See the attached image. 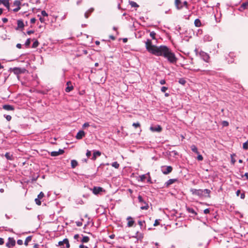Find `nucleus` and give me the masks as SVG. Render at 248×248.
I'll return each mask as SVG.
<instances>
[{"label":"nucleus","instance_id":"40","mask_svg":"<svg viewBox=\"0 0 248 248\" xmlns=\"http://www.w3.org/2000/svg\"><path fill=\"white\" fill-rule=\"evenodd\" d=\"M140 180L141 182H144L146 179V175L143 174L140 176Z\"/></svg>","mask_w":248,"mask_h":248},{"label":"nucleus","instance_id":"63","mask_svg":"<svg viewBox=\"0 0 248 248\" xmlns=\"http://www.w3.org/2000/svg\"><path fill=\"white\" fill-rule=\"evenodd\" d=\"M2 20L3 23H6L8 21V19L7 18L4 17L2 18Z\"/></svg>","mask_w":248,"mask_h":248},{"label":"nucleus","instance_id":"4","mask_svg":"<svg viewBox=\"0 0 248 248\" xmlns=\"http://www.w3.org/2000/svg\"><path fill=\"white\" fill-rule=\"evenodd\" d=\"M58 246H61V248H69L70 244L68 239L67 238H65L62 241H59L58 243Z\"/></svg>","mask_w":248,"mask_h":248},{"label":"nucleus","instance_id":"10","mask_svg":"<svg viewBox=\"0 0 248 248\" xmlns=\"http://www.w3.org/2000/svg\"><path fill=\"white\" fill-rule=\"evenodd\" d=\"M13 5L16 6V8L13 9L14 12H17L20 9L21 2L19 0H16L14 2Z\"/></svg>","mask_w":248,"mask_h":248},{"label":"nucleus","instance_id":"50","mask_svg":"<svg viewBox=\"0 0 248 248\" xmlns=\"http://www.w3.org/2000/svg\"><path fill=\"white\" fill-rule=\"evenodd\" d=\"M5 118L8 121H10L12 119V117L9 115L5 116Z\"/></svg>","mask_w":248,"mask_h":248},{"label":"nucleus","instance_id":"48","mask_svg":"<svg viewBox=\"0 0 248 248\" xmlns=\"http://www.w3.org/2000/svg\"><path fill=\"white\" fill-rule=\"evenodd\" d=\"M31 43V40H30V39H28L25 43V45L26 46H29L30 45Z\"/></svg>","mask_w":248,"mask_h":248},{"label":"nucleus","instance_id":"38","mask_svg":"<svg viewBox=\"0 0 248 248\" xmlns=\"http://www.w3.org/2000/svg\"><path fill=\"white\" fill-rule=\"evenodd\" d=\"M155 35H156V33L155 31H151L150 32V37L153 39H155Z\"/></svg>","mask_w":248,"mask_h":248},{"label":"nucleus","instance_id":"31","mask_svg":"<svg viewBox=\"0 0 248 248\" xmlns=\"http://www.w3.org/2000/svg\"><path fill=\"white\" fill-rule=\"evenodd\" d=\"M31 239H32V236H28L26 238V240L24 242V245L26 246H27L28 245V243L29 242H30V241H31Z\"/></svg>","mask_w":248,"mask_h":248},{"label":"nucleus","instance_id":"21","mask_svg":"<svg viewBox=\"0 0 248 248\" xmlns=\"http://www.w3.org/2000/svg\"><path fill=\"white\" fill-rule=\"evenodd\" d=\"M94 11V9L93 8H91L89 9L87 12L84 14V16L86 18H88L91 14Z\"/></svg>","mask_w":248,"mask_h":248},{"label":"nucleus","instance_id":"47","mask_svg":"<svg viewBox=\"0 0 248 248\" xmlns=\"http://www.w3.org/2000/svg\"><path fill=\"white\" fill-rule=\"evenodd\" d=\"M198 155L197 156V159L199 161H202L203 160V157L201 155L198 154Z\"/></svg>","mask_w":248,"mask_h":248},{"label":"nucleus","instance_id":"2","mask_svg":"<svg viewBox=\"0 0 248 248\" xmlns=\"http://www.w3.org/2000/svg\"><path fill=\"white\" fill-rule=\"evenodd\" d=\"M145 47L149 52L155 55L159 49V46L153 45L152 41L150 39H147L145 42Z\"/></svg>","mask_w":248,"mask_h":248},{"label":"nucleus","instance_id":"61","mask_svg":"<svg viewBox=\"0 0 248 248\" xmlns=\"http://www.w3.org/2000/svg\"><path fill=\"white\" fill-rule=\"evenodd\" d=\"M79 237V235L78 234H76L74 235V238L75 239L78 240V239Z\"/></svg>","mask_w":248,"mask_h":248},{"label":"nucleus","instance_id":"6","mask_svg":"<svg viewBox=\"0 0 248 248\" xmlns=\"http://www.w3.org/2000/svg\"><path fill=\"white\" fill-rule=\"evenodd\" d=\"M10 70L16 75L24 73L26 70L25 68H21L19 67H14L11 68Z\"/></svg>","mask_w":248,"mask_h":248},{"label":"nucleus","instance_id":"19","mask_svg":"<svg viewBox=\"0 0 248 248\" xmlns=\"http://www.w3.org/2000/svg\"><path fill=\"white\" fill-rule=\"evenodd\" d=\"M176 181H177V179H170L165 183V186L168 187L169 186L173 184L174 183H175Z\"/></svg>","mask_w":248,"mask_h":248},{"label":"nucleus","instance_id":"34","mask_svg":"<svg viewBox=\"0 0 248 248\" xmlns=\"http://www.w3.org/2000/svg\"><path fill=\"white\" fill-rule=\"evenodd\" d=\"M129 4L131 5L132 7H138L139 5L135 1H130Z\"/></svg>","mask_w":248,"mask_h":248},{"label":"nucleus","instance_id":"12","mask_svg":"<svg viewBox=\"0 0 248 248\" xmlns=\"http://www.w3.org/2000/svg\"><path fill=\"white\" fill-rule=\"evenodd\" d=\"M174 4L177 10H180L183 7V3L181 0H175Z\"/></svg>","mask_w":248,"mask_h":248},{"label":"nucleus","instance_id":"32","mask_svg":"<svg viewBox=\"0 0 248 248\" xmlns=\"http://www.w3.org/2000/svg\"><path fill=\"white\" fill-rule=\"evenodd\" d=\"M71 164L72 168L74 169L78 166V163L76 160H72Z\"/></svg>","mask_w":248,"mask_h":248},{"label":"nucleus","instance_id":"56","mask_svg":"<svg viewBox=\"0 0 248 248\" xmlns=\"http://www.w3.org/2000/svg\"><path fill=\"white\" fill-rule=\"evenodd\" d=\"M203 212H204V214H208V213H210V210H209V209H208V208L205 209L204 210Z\"/></svg>","mask_w":248,"mask_h":248},{"label":"nucleus","instance_id":"13","mask_svg":"<svg viewBox=\"0 0 248 248\" xmlns=\"http://www.w3.org/2000/svg\"><path fill=\"white\" fill-rule=\"evenodd\" d=\"M150 129L152 132H160L162 130V127H161V126H160L159 125H157L155 126H151L150 128Z\"/></svg>","mask_w":248,"mask_h":248},{"label":"nucleus","instance_id":"46","mask_svg":"<svg viewBox=\"0 0 248 248\" xmlns=\"http://www.w3.org/2000/svg\"><path fill=\"white\" fill-rule=\"evenodd\" d=\"M41 14L44 16H48L47 13L45 10L42 11Z\"/></svg>","mask_w":248,"mask_h":248},{"label":"nucleus","instance_id":"1","mask_svg":"<svg viewBox=\"0 0 248 248\" xmlns=\"http://www.w3.org/2000/svg\"><path fill=\"white\" fill-rule=\"evenodd\" d=\"M155 55L164 57L171 63H175L177 61V58L176 57L175 54L169 47L166 46H159V49L156 51Z\"/></svg>","mask_w":248,"mask_h":248},{"label":"nucleus","instance_id":"35","mask_svg":"<svg viewBox=\"0 0 248 248\" xmlns=\"http://www.w3.org/2000/svg\"><path fill=\"white\" fill-rule=\"evenodd\" d=\"M111 166L115 169H118L120 167L119 164L117 162H114L111 164Z\"/></svg>","mask_w":248,"mask_h":248},{"label":"nucleus","instance_id":"62","mask_svg":"<svg viewBox=\"0 0 248 248\" xmlns=\"http://www.w3.org/2000/svg\"><path fill=\"white\" fill-rule=\"evenodd\" d=\"M79 248H88V247L86 246H84V245L81 244V245H79Z\"/></svg>","mask_w":248,"mask_h":248},{"label":"nucleus","instance_id":"51","mask_svg":"<svg viewBox=\"0 0 248 248\" xmlns=\"http://www.w3.org/2000/svg\"><path fill=\"white\" fill-rule=\"evenodd\" d=\"M89 126H90V125H89V124L88 123H85L83 124L82 127L83 128H86V127H89Z\"/></svg>","mask_w":248,"mask_h":248},{"label":"nucleus","instance_id":"23","mask_svg":"<svg viewBox=\"0 0 248 248\" xmlns=\"http://www.w3.org/2000/svg\"><path fill=\"white\" fill-rule=\"evenodd\" d=\"M3 108L6 110H14V108L13 106L10 105H4L3 106Z\"/></svg>","mask_w":248,"mask_h":248},{"label":"nucleus","instance_id":"41","mask_svg":"<svg viewBox=\"0 0 248 248\" xmlns=\"http://www.w3.org/2000/svg\"><path fill=\"white\" fill-rule=\"evenodd\" d=\"M39 43L37 41H35L33 42L32 44V47L35 48L37 47L38 46Z\"/></svg>","mask_w":248,"mask_h":248},{"label":"nucleus","instance_id":"17","mask_svg":"<svg viewBox=\"0 0 248 248\" xmlns=\"http://www.w3.org/2000/svg\"><path fill=\"white\" fill-rule=\"evenodd\" d=\"M126 219L128 221L127 227H131L133 225V224L135 222L133 218L131 217H127Z\"/></svg>","mask_w":248,"mask_h":248},{"label":"nucleus","instance_id":"54","mask_svg":"<svg viewBox=\"0 0 248 248\" xmlns=\"http://www.w3.org/2000/svg\"><path fill=\"white\" fill-rule=\"evenodd\" d=\"M159 83L161 85H164L166 83V80L165 79H161L159 81Z\"/></svg>","mask_w":248,"mask_h":248},{"label":"nucleus","instance_id":"64","mask_svg":"<svg viewBox=\"0 0 248 248\" xmlns=\"http://www.w3.org/2000/svg\"><path fill=\"white\" fill-rule=\"evenodd\" d=\"M39 20L41 21V22H42V23H44L45 22V21L44 18L42 17H40L39 18Z\"/></svg>","mask_w":248,"mask_h":248},{"label":"nucleus","instance_id":"60","mask_svg":"<svg viewBox=\"0 0 248 248\" xmlns=\"http://www.w3.org/2000/svg\"><path fill=\"white\" fill-rule=\"evenodd\" d=\"M4 243V239L0 237V245H3Z\"/></svg>","mask_w":248,"mask_h":248},{"label":"nucleus","instance_id":"26","mask_svg":"<svg viewBox=\"0 0 248 248\" xmlns=\"http://www.w3.org/2000/svg\"><path fill=\"white\" fill-rule=\"evenodd\" d=\"M186 210L188 213L192 214L194 216H195L197 214L195 211L192 208L187 207Z\"/></svg>","mask_w":248,"mask_h":248},{"label":"nucleus","instance_id":"11","mask_svg":"<svg viewBox=\"0 0 248 248\" xmlns=\"http://www.w3.org/2000/svg\"><path fill=\"white\" fill-rule=\"evenodd\" d=\"M93 191V193L95 195H97L99 194L101 192H102L104 190L103 188L101 187H96L94 186L93 189H91Z\"/></svg>","mask_w":248,"mask_h":248},{"label":"nucleus","instance_id":"5","mask_svg":"<svg viewBox=\"0 0 248 248\" xmlns=\"http://www.w3.org/2000/svg\"><path fill=\"white\" fill-rule=\"evenodd\" d=\"M162 173L164 174H168L171 172L172 168L170 166H163L161 168Z\"/></svg>","mask_w":248,"mask_h":248},{"label":"nucleus","instance_id":"42","mask_svg":"<svg viewBox=\"0 0 248 248\" xmlns=\"http://www.w3.org/2000/svg\"><path fill=\"white\" fill-rule=\"evenodd\" d=\"M44 197V194L43 192H41L38 195V198L39 199H42Z\"/></svg>","mask_w":248,"mask_h":248},{"label":"nucleus","instance_id":"22","mask_svg":"<svg viewBox=\"0 0 248 248\" xmlns=\"http://www.w3.org/2000/svg\"><path fill=\"white\" fill-rule=\"evenodd\" d=\"M212 40V37L208 34L205 35L203 37V40L204 42H210Z\"/></svg>","mask_w":248,"mask_h":248},{"label":"nucleus","instance_id":"28","mask_svg":"<svg viewBox=\"0 0 248 248\" xmlns=\"http://www.w3.org/2000/svg\"><path fill=\"white\" fill-rule=\"evenodd\" d=\"M4 155L7 160H12L13 159V156L10 153H6Z\"/></svg>","mask_w":248,"mask_h":248},{"label":"nucleus","instance_id":"30","mask_svg":"<svg viewBox=\"0 0 248 248\" xmlns=\"http://www.w3.org/2000/svg\"><path fill=\"white\" fill-rule=\"evenodd\" d=\"M190 148H191V150L193 152L197 154H199V152L198 151V149H197V147L196 146V145H192L191 146Z\"/></svg>","mask_w":248,"mask_h":248},{"label":"nucleus","instance_id":"3","mask_svg":"<svg viewBox=\"0 0 248 248\" xmlns=\"http://www.w3.org/2000/svg\"><path fill=\"white\" fill-rule=\"evenodd\" d=\"M139 202L141 204L140 209L141 210H147L149 208L148 204L143 199L141 195H139L138 197Z\"/></svg>","mask_w":248,"mask_h":248},{"label":"nucleus","instance_id":"43","mask_svg":"<svg viewBox=\"0 0 248 248\" xmlns=\"http://www.w3.org/2000/svg\"><path fill=\"white\" fill-rule=\"evenodd\" d=\"M35 202L36 203V204L40 205L41 204V202L40 201V199H38V198L35 199Z\"/></svg>","mask_w":248,"mask_h":248},{"label":"nucleus","instance_id":"58","mask_svg":"<svg viewBox=\"0 0 248 248\" xmlns=\"http://www.w3.org/2000/svg\"><path fill=\"white\" fill-rule=\"evenodd\" d=\"M223 126H227L229 125V123L227 121H223Z\"/></svg>","mask_w":248,"mask_h":248},{"label":"nucleus","instance_id":"24","mask_svg":"<svg viewBox=\"0 0 248 248\" xmlns=\"http://www.w3.org/2000/svg\"><path fill=\"white\" fill-rule=\"evenodd\" d=\"M211 191L208 189H205L202 190V193L203 194V196H207L208 198L210 197V193Z\"/></svg>","mask_w":248,"mask_h":248},{"label":"nucleus","instance_id":"20","mask_svg":"<svg viewBox=\"0 0 248 248\" xmlns=\"http://www.w3.org/2000/svg\"><path fill=\"white\" fill-rule=\"evenodd\" d=\"M101 154V152L99 151H94L93 153V156L91 159L93 160H95L96 159V157L100 156Z\"/></svg>","mask_w":248,"mask_h":248},{"label":"nucleus","instance_id":"18","mask_svg":"<svg viewBox=\"0 0 248 248\" xmlns=\"http://www.w3.org/2000/svg\"><path fill=\"white\" fill-rule=\"evenodd\" d=\"M1 4L5 6L8 9H9V0H0V5Z\"/></svg>","mask_w":248,"mask_h":248},{"label":"nucleus","instance_id":"59","mask_svg":"<svg viewBox=\"0 0 248 248\" xmlns=\"http://www.w3.org/2000/svg\"><path fill=\"white\" fill-rule=\"evenodd\" d=\"M245 193H241V194H240V198H241V199H244L245 198Z\"/></svg>","mask_w":248,"mask_h":248},{"label":"nucleus","instance_id":"9","mask_svg":"<svg viewBox=\"0 0 248 248\" xmlns=\"http://www.w3.org/2000/svg\"><path fill=\"white\" fill-rule=\"evenodd\" d=\"M200 55L204 61L207 62H209L210 57L207 53L203 51H202L200 52Z\"/></svg>","mask_w":248,"mask_h":248},{"label":"nucleus","instance_id":"36","mask_svg":"<svg viewBox=\"0 0 248 248\" xmlns=\"http://www.w3.org/2000/svg\"><path fill=\"white\" fill-rule=\"evenodd\" d=\"M179 83L182 85H185L186 83V80L184 78H181L179 79Z\"/></svg>","mask_w":248,"mask_h":248},{"label":"nucleus","instance_id":"53","mask_svg":"<svg viewBox=\"0 0 248 248\" xmlns=\"http://www.w3.org/2000/svg\"><path fill=\"white\" fill-rule=\"evenodd\" d=\"M76 223L77 226L78 227L81 226L82 225V223L80 221H77L76 222Z\"/></svg>","mask_w":248,"mask_h":248},{"label":"nucleus","instance_id":"33","mask_svg":"<svg viewBox=\"0 0 248 248\" xmlns=\"http://www.w3.org/2000/svg\"><path fill=\"white\" fill-rule=\"evenodd\" d=\"M90 240V238L88 236H83L82 239L81 240V242L82 243H88Z\"/></svg>","mask_w":248,"mask_h":248},{"label":"nucleus","instance_id":"52","mask_svg":"<svg viewBox=\"0 0 248 248\" xmlns=\"http://www.w3.org/2000/svg\"><path fill=\"white\" fill-rule=\"evenodd\" d=\"M17 243L19 245H22L23 244V241L21 239H18L17 241Z\"/></svg>","mask_w":248,"mask_h":248},{"label":"nucleus","instance_id":"14","mask_svg":"<svg viewBox=\"0 0 248 248\" xmlns=\"http://www.w3.org/2000/svg\"><path fill=\"white\" fill-rule=\"evenodd\" d=\"M64 153V150L62 149H59L58 151H53L51 153L52 156H56L62 155Z\"/></svg>","mask_w":248,"mask_h":248},{"label":"nucleus","instance_id":"55","mask_svg":"<svg viewBox=\"0 0 248 248\" xmlns=\"http://www.w3.org/2000/svg\"><path fill=\"white\" fill-rule=\"evenodd\" d=\"M183 6H185L186 8H187V7H188V3H187V2L186 1H185L183 3Z\"/></svg>","mask_w":248,"mask_h":248},{"label":"nucleus","instance_id":"39","mask_svg":"<svg viewBox=\"0 0 248 248\" xmlns=\"http://www.w3.org/2000/svg\"><path fill=\"white\" fill-rule=\"evenodd\" d=\"M243 148L245 150H247L248 149V142L247 141L243 143Z\"/></svg>","mask_w":248,"mask_h":248},{"label":"nucleus","instance_id":"29","mask_svg":"<svg viewBox=\"0 0 248 248\" xmlns=\"http://www.w3.org/2000/svg\"><path fill=\"white\" fill-rule=\"evenodd\" d=\"M194 24L196 27H199L202 25L201 22L199 19H196L195 20Z\"/></svg>","mask_w":248,"mask_h":248},{"label":"nucleus","instance_id":"8","mask_svg":"<svg viewBox=\"0 0 248 248\" xmlns=\"http://www.w3.org/2000/svg\"><path fill=\"white\" fill-rule=\"evenodd\" d=\"M16 245V241L13 237H9L8 242L6 243V246L8 248L15 246Z\"/></svg>","mask_w":248,"mask_h":248},{"label":"nucleus","instance_id":"25","mask_svg":"<svg viewBox=\"0 0 248 248\" xmlns=\"http://www.w3.org/2000/svg\"><path fill=\"white\" fill-rule=\"evenodd\" d=\"M17 27L16 29V30H17L19 28H24V23L22 20H18L17 21Z\"/></svg>","mask_w":248,"mask_h":248},{"label":"nucleus","instance_id":"49","mask_svg":"<svg viewBox=\"0 0 248 248\" xmlns=\"http://www.w3.org/2000/svg\"><path fill=\"white\" fill-rule=\"evenodd\" d=\"M91 155V151H89V150H87L86 152V156L88 157H89Z\"/></svg>","mask_w":248,"mask_h":248},{"label":"nucleus","instance_id":"44","mask_svg":"<svg viewBox=\"0 0 248 248\" xmlns=\"http://www.w3.org/2000/svg\"><path fill=\"white\" fill-rule=\"evenodd\" d=\"M132 125L135 128H137L140 127V124L139 122L134 123Z\"/></svg>","mask_w":248,"mask_h":248},{"label":"nucleus","instance_id":"37","mask_svg":"<svg viewBox=\"0 0 248 248\" xmlns=\"http://www.w3.org/2000/svg\"><path fill=\"white\" fill-rule=\"evenodd\" d=\"M234 156H235V154H233L231 155V163L232 165H234L236 162L235 159L233 157Z\"/></svg>","mask_w":248,"mask_h":248},{"label":"nucleus","instance_id":"15","mask_svg":"<svg viewBox=\"0 0 248 248\" xmlns=\"http://www.w3.org/2000/svg\"><path fill=\"white\" fill-rule=\"evenodd\" d=\"M67 87L65 88V91L67 93H69L73 90V86L72 85L71 81H69L66 83Z\"/></svg>","mask_w":248,"mask_h":248},{"label":"nucleus","instance_id":"16","mask_svg":"<svg viewBox=\"0 0 248 248\" xmlns=\"http://www.w3.org/2000/svg\"><path fill=\"white\" fill-rule=\"evenodd\" d=\"M85 135V133L84 131H83V130H79L78 132V133L76 136V138L78 140H80V139H82V138L83 137H84Z\"/></svg>","mask_w":248,"mask_h":248},{"label":"nucleus","instance_id":"27","mask_svg":"<svg viewBox=\"0 0 248 248\" xmlns=\"http://www.w3.org/2000/svg\"><path fill=\"white\" fill-rule=\"evenodd\" d=\"M240 8L241 9L240 10H242H242L248 9V1L243 3L242 4V5H241V7Z\"/></svg>","mask_w":248,"mask_h":248},{"label":"nucleus","instance_id":"57","mask_svg":"<svg viewBox=\"0 0 248 248\" xmlns=\"http://www.w3.org/2000/svg\"><path fill=\"white\" fill-rule=\"evenodd\" d=\"M36 19L35 18H32L31 19V24H34L35 22Z\"/></svg>","mask_w":248,"mask_h":248},{"label":"nucleus","instance_id":"7","mask_svg":"<svg viewBox=\"0 0 248 248\" xmlns=\"http://www.w3.org/2000/svg\"><path fill=\"white\" fill-rule=\"evenodd\" d=\"M190 192L194 195H197L200 197L203 196V194L202 193V189H196L195 188H191L190 189Z\"/></svg>","mask_w":248,"mask_h":248},{"label":"nucleus","instance_id":"45","mask_svg":"<svg viewBox=\"0 0 248 248\" xmlns=\"http://www.w3.org/2000/svg\"><path fill=\"white\" fill-rule=\"evenodd\" d=\"M168 89V88L167 87H162L161 88V91L163 93H165L166 91Z\"/></svg>","mask_w":248,"mask_h":248}]
</instances>
